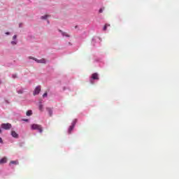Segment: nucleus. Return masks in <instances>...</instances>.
Here are the masks:
<instances>
[{
    "mask_svg": "<svg viewBox=\"0 0 179 179\" xmlns=\"http://www.w3.org/2000/svg\"><path fill=\"white\" fill-rule=\"evenodd\" d=\"M31 129L38 131L40 134H43V127L41 124H33Z\"/></svg>",
    "mask_w": 179,
    "mask_h": 179,
    "instance_id": "obj_1",
    "label": "nucleus"
},
{
    "mask_svg": "<svg viewBox=\"0 0 179 179\" xmlns=\"http://www.w3.org/2000/svg\"><path fill=\"white\" fill-rule=\"evenodd\" d=\"M1 127L3 129L8 131L12 128V124L10 123H3L1 124Z\"/></svg>",
    "mask_w": 179,
    "mask_h": 179,
    "instance_id": "obj_2",
    "label": "nucleus"
},
{
    "mask_svg": "<svg viewBox=\"0 0 179 179\" xmlns=\"http://www.w3.org/2000/svg\"><path fill=\"white\" fill-rule=\"evenodd\" d=\"M40 92H41V86L38 85L34 90V96L40 93Z\"/></svg>",
    "mask_w": 179,
    "mask_h": 179,
    "instance_id": "obj_3",
    "label": "nucleus"
},
{
    "mask_svg": "<svg viewBox=\"0 0 179 179\" xmlns=\"http://www.w3.org/2000/svg\"><path fill=\"white\" fill-rule=\"evenodd\" d=\"M34 59L36 62H37V64H45L46 62L45 59Z\"/></svg>",
    "mask_w": 179,
    "mask_h": 179,
    "instance_id": "obj_4",
    "label": "nucleus"
},
{
    "mask_svg": "<svg viewBox=\"0 0 179 179\" xmlns=\"http://www.w3.org/2000/svg\"><path fill=\"white\" fill-rule=\"evenodd\" d=\"M92 79H93L94 80H98L99 79V74H97L96 73H94L92 74Z\"/></svg>",
    "mask_w": 179,
    "mask_h": 179,
    "instance_id": "obj_5",
    "label": "nucleus"
},
{
    "mask_svg": "<svg viewBox=\"0 0 179 179\" xmlns=\"http://www.w3.org/2000/svg\"><path fill=\"white\" fill-rule=\"evenodd\" d=\"M11 136H13V138H19V134H17V133H16V131H11Z\"/></svg>",
    "mask_w": 179,
    "mask_h": 179,
    "instance_id": "obj_6",
    "label": "nucleus"
},
{
    "mask_svg": "<svg viewBox=\"0 0 179 179\" xmlns=\"http://www.w3.org/2000/svg\"><path fill=\"white\" fill-rule=\"evenodd\" d=\"M46 110L48 111L49 116L52 117V108H46Z\"/></svg>",
    "mask_w": 179,
    "mask_h": 179,
    "instance_id": "obj_7",
    "label": "nucleus"
},
{
    "mask_svg": "<svg viewBox=\"0 0 179 179\" xmlns=\"http://www.w3.org/2000/svg\"><path fill=\"white\" fill-rule=\"evenodd\" d=\"M6 162H8V159L6 157H4L1 159H0V164H3L6 163Z\"/></svg>",
    "mask_w": 179,
    "mask_h": 179,
    "instance_id": "obj_8",
    "label": "nucleus"
},
{
    "mask_svg": "<svg viewBox=\"0 0 179 179\" xmlns=\"http://www.w3.org/2000/svg\"><path fill=\"white\" fill-rule=\"evenodd\" d=\"M73 128H75V124H73V125L69 127V134H71V132H72V131H73Z\"/></svg>",
    "mask_w": 179,
    "mask_h": 179,
    "instance_id": "obj_9",
    "label": "nucleus"
},
{
    "mask_svg": "<svg viewBox=\"0 0 179 179\" xmlns=\"http://www.w3.org/2000/svg\"><path fill=\"white\" fill-rule=\"evenodd\" d=\"M39 110L43 112V106L41 103V102H39V106H38Z\"/></svg>",
    "mask_w": 179,
    "mask_h": 179,
    "instance_id": "obj_10",
    "label": "nucleus"
},
{
    "mask_svg": "<svg viewBox=\"0 0 179 179\" xmlns=\"http://www.w3.org/2000/svg\"><path fill=\"white\" fill-rule=\"evenodd\" d=\"M26 115H27L28 117H30V115H33V112H32L31 110H29L27 111Z\"/></svg>",
    "mask_w": 179,
    "mask_h": 179,
    "instance_id": "obj_11",
    "label": "nucleus"
},
{
    "mask_svg": "<svg viewBox=\"0 0 179 179\" xmlns=\"http://www.w3.org/2000/svg\"><path fill=\"white\" fill-rule=\"evenodd\" d=\"M107 27H110V24H106L103 27V31H106V30H107Z\"/></svg>",
    "mask_w": 179,
    "mask_h": 179,
    "instance_id": "obj_12",
    "label": "nucleus"
},
{
    "mask_svg": "<svg viewBox=\"0 0 179 179\" xmlns=\"http://www.w3.org/2000/svg\"><path fill=\"white\" fill-rule=\"evenodd\" d=\"M10 164H19L18 161H10Z\"/></svg>",
    "mask_w": 179,
    "mask_h": 179,
    "instance_id": "obj_13",
    "label": "nucleus"
},
{
    "mask_svg": "<svg viewBox=\"0 0 179 179\" xmlns=\"http://www.w3.org/2000/svg\"><path fill=\"white\" fill-rule=\"evenodd\" d=\"M18 94H23V91L22 90H20L17 91Z\"/></svg>",
    "mask_w": 179,
    "mask_h": 179,
    "instance_id": "obj_14",
    "label": "nucleus"
},
{
    "mask_svg": "<svg viewBox=\"0 0 179 179\" xmlns=\"http://www.w3.org/2000/svg\"><path fill=\"white\" fill-rule=\"evenodd\" d=\"M48 17V15H45V16H42L41 19H47V17Z\"/></svg>",
    "mask_w": 179,
    "mask_h": 179,
    "instance_id": "obj_15",
    "label": "nucleus"
},
{
    "mask_svg": "<svg viewBox=\"0 0 179 179\" xmlns=\"http://www.w3.org/2000/svg\"><path fill=\"white\" fill-rule=\"evenodd\" d=\"M29 59H34H34H37V58L33 57H29Z\"/></svg>",
    "mask_w": 179,
    "mask_h": 179,
    "instance_id": "obj_16",
    "label": "nucleus"
},
{
    "mask_svg": "<svg viewBox=\"0 0 179 179\" xmlns=\"http://www.w3.org/2000/svg\"><path fill=\"white\" fill-rule=\"evenodd\" d=\"M48 96V93L47 92H45L43 94V97H47Z\"/></svg>",
    "mask_w": 179,
    "mask_h": 179,
    "instance_id": "obj_17",
    "label": "nucleus"
},
{
    "mask_svg": "<svg viewBox=\"0 0 179 179\" xmlns=\"http://www.w3.org/2000/svg\"><path fill=\"white\" fill-rule=\"evenodd\" d=\"M11 44H12L13 45H16V41H12V42H11Z\"/></svg>",
    "mask_w": 179,
    "mask_h": 179,
    "instance_id": "obj_18",
    "label": "nucleus"
},
{
    "mask_svg": "<svg viewBox=\"0 0 179 179\" xmlns=\"http://www.w3.org/2000/svg\"><path fill=\"white\" fill-rule=\"evenodd\" d=\"M0 143H3V140H2V138L0 137Z\"/></svg>",
    "mask_w": 179,
    "mask_h": 179,
    "instance_id": "obj_19",
    "label": "nucleus"
},
{
    "mask_svg": "<svg viewBox=\"0 0 179 179\" xmlns=\"http://www.w3.org/2000/svg\"><path fill=\"white\" fill-rule=\"evenodd\" d=\"M103 8H101V9L99 10V13H103Z\"/></svg>",
    "mask_w": 179,
    "mask_h": 179,
    "instance_id": "obj_20",
    "label": "nucleus"
},
{
    "mask_svg": "<svg viewBox=\"0 0 179 179\" xmlns=\"http://www.w3.org/2000/svg\"><path fill=\"white\" fill-rule=\"evenodd\" d=\"M16 35H14L13 36V40H16Z\"/></svg>",
    "mask_w": 179,
    "mask_h": 179,
    "instance_id": "obj_21",
    "label": "nucleus"
},
{
    "mask_svg": "<svg viewBox=\"0 0 179 179\" xmlns=\"http://www.w3.org/2000/svg\"><path fill=\"white\" fill-rule=\"evenodd\" d=\"M0 134H2V130L0 129Z\"/></svg>",
    "mask_w": 179,
    "mask_h": 179,
    "instance_id": "obj_22",
    "label": "nucleus"
},
{
    "mask_svg": "<svg viewBox=\"0 0 179 179\" xmlns=\"http://www.w3.org/2000/svg\"><path fill=\"white\" fill-rule=\"evenodd\" d=\"M6 34H9V32H6Z\"/></svg>",
    "mask_w": 179,
    "mask_h": 179,
    "instance_id": "obj_23",
    "label": "nucleus"
},
{
    "mask_svg": "<svg viewBox=\"0 0 179 179\" xmlns=\"http://www.w3.org/2000/svg\"><path fill=\"white\" fill-rule=\"evenodd\" d=\"M78 27V26H76L75 28L76 29Z\"/></svg>",
    "mask_w": 179,
    "mask_h": 179,
    "instance_id": "obj_24",
    "label": "nucleus"
},
{
    "mask_svg": "<svg viewBox=\"0 0 179 179\" xmlns=\"http://www.w3.org/2000/svg\"><path fill=\"white\" fill-rule=\"evenodd\" d=\"M0 84H1V81H0Z\"/></svg>",
    "mask_w": 179,
    "mask_h": 179,
    "instance_id": "obj_25",
    "label": "nucleus"
}]
</instances>
